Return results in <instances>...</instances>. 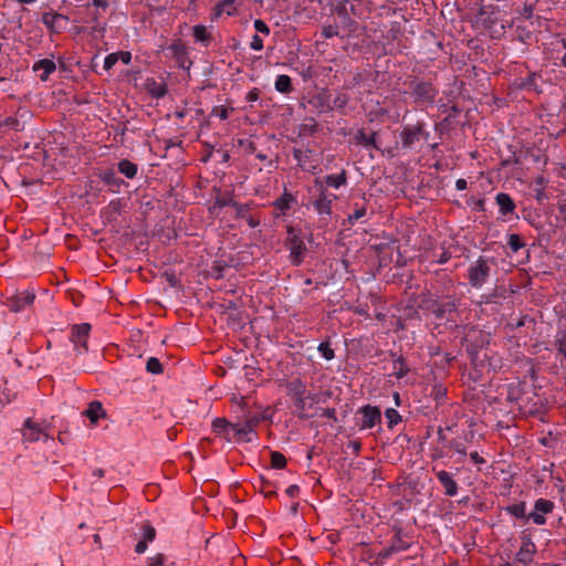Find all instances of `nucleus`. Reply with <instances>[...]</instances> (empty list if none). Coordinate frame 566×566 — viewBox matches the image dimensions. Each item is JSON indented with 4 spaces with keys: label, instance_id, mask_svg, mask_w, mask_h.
Masks as SVG:
<instances>
[{
    "label": "nucleus",
    "instance_id": "27",
    "mask_svg": "<svg viewBox=\"0 0 566 566\" xmlns=\"http://www.w3.org/2000/svg\"><path fill=\"white\" fill-rule=\"evenodd\" d=\"M505 511L514 516L515 518H522L527 521V513H526V503L525 502H518L511 505H507L505 507Z\"/></svg>",
    "mask_w": 566,
    "mask_h": 566
},
{
    "label": "nucleus",
    "instance_id": "40",
    "mask_svg": "<svg viewBox=\"0 0 566 566\" xmlns=\"http://www.w3.org/2000/svg\"><path fill=\"white\" fill-rule=\"evenodd\" d=\"M149 91L157 98L164 97L167 93L166 86L156 82H153V87Z\"/></svg>",
    "mask_w": 566,
    "mask_h": 566
},
{
    "label": "nucleus",
    "instance_id": "18",
    "mask_svg": "<svg viewBox=\"0 0 566 566\" xmlns=\"http://www.w3.org/2000/svg\"><path fill=\"white\" fill-rule=\"evenodd\" d=\"M55 70L56 65L50 59L39 60L32 66V71L38 73L41 81H46Z\"/></svg>",
    "mask_w": 566,
    "mask_h": 566
},
{
    "label": "nucleus",
    "instance_id": "31",
    "mask_svg": "<svg viewBox=\"0 0 566 566\" xmlns=\"http://www.w3.org/2000/svg\"><path fill=\"white\" fill-rule=\"evenodd\" d=\"M390 545L395 547V551L397 553L407 551L410 546V544L402 538V535L400 532L396 533L395 536L391 539Z\"/></svg>",
    "mask_w": 566,
    "mask_h": 566
},
{
    "label": "nucleus",
    "instance_id": "11",
    "mask_svg": "<svg viewBox=\"0 0 566 566\" xmlns=\"http://www.w3.org/2000/svg\"><path fill=\"white\" fill-rule=\"evenodd\" d=\"M518 408L525 415H539L544 409V402L533 389H530L523 401H520Z\"/></svg>",
    "mask_w": 566,
    "mask_h": 566
},
{
    "label": "nucleus",
    "instance_id": "25",
    "mask_svg": "<svg viewBox=\"0 0 566 566\" xmlns=\"http://www.w3.org/2000/svg\"><path fill=\"white\" fill-rule=\"evenodd\" d=\"M322 182L327 189H338L346 184V172L343 170L337 175H327Z\"/></svg>",
    "mask_w": 566,
    "mask_h": 566
},
{
    "label": "nucleus",
    "instance_id": "17",
    "mask_svg": "<svg viewBox=\"0 0 566 566\" xmlns=\"http://www.w3.org/2000/svg\"><path fill=\"white\" fill-rule=\"evenodd\" d=\"M212 430L217 434L224 436L228 441L234 439V423L229 422L226 418L213 419Z\"/></svg>",
    "mask_w": 566,
    "mask_h": 566
},
{
    "label": "nucleus",
    "instance_id": "9",
    "mask_svg": "<svg viewBox=\"0 0 566 566\" xmlns=\"http://www.w3.org/2000/svg\"><path fill=\"white\" fill-rule=\"evenodd\" d=\"M361 416L358 427L360 430L371 429L381 422V411L377 406L365 405L357 411Z\"/></svg>",
    "mask_w": 566,
    "mask_h": 566
},
{
    "label": "nucleus",
    "instance_id": "26",
    "mask_svg": "<svg viewBox=\"0 0 566 566\" xmlns=\"http://www.w3.org/2000/svg\"><path fill=\"white\" fill-rule=\"evenodd\" d=\"M117 167H118V171L128 179L135 178L138 172L137 164H135L128 159H122L118 163Z\"/></svg>",
    "mask_w": 566,
    "mask_h": 566
},
{
    "label": "nucleus",
    "instance_id": "5",
    "mask_svg": "<svg viewBox=\"0 0 566 566\" xmlns=\"http://www.w3.org/2000/svg\"><path fill=\"white\" fill-rule=\"evenodd\" d=\"M492 265L493 261L482 256L470 265L467 277L472 287H482L490 276Z\"/></svg>",
    "mask_w": 566,
    "mask_h": 566
},
{
    "label": "nucleus",
    "instance_id": "35",
    "mask_svg": "<svg viewBox=\"0 0 566 566\" xmlns=\"http://www.w3.org/2000/svg\"><path fill=\"white\" fill-rule=\"evenodd\" d=\"M293 399H294L295 407L301 412H304L305 411V407H306V400L311 399L312 401L315 402V401H317V395L316 394H308V395H305L303 397H295Z\"/></svg>",
    "mask_w": 566,
    "mask_h": 566
},
{
    "label": "nucleus",
    "instance_id": "62",
    "mask_svg": "<svg viewBox=\"0 0 566 566\" xmlns=\"http://www.w3.org/2000/svg\"><path fill=\"white\" fill-rule=\"evenodd\" d=\"M363 214H358V213H355V214H348V222L350 224H354L355 221H357Z\"/></svg>",
    "mask_w": 566,
    "mask_h": 566
},
{
    "label": "nucleus",
    "instance_id": "22",
    "mask_svg": "<svg viewBox=\"0 0 566 566\" xmlns=\"http://www.w3.org/2000/svg\"><path fill=\"white\" fill-rule=\"evenodd\" d=\"M83 415L86 416L92 423H96L106 416L103 405L97 400L90 402Z\"/></svg>",
    "mask_w": 566,
    "mask_h": 566
},
{
    "label": "nucleus",
    "instance_id": "49",
    "mask_svg": "<svg viewBox=\"0 0 566 566\" xmlns=\"http://www.w3.org/2000/svg\"><path fill=\"white\" fill-rule=\"evenodd\" d=\"M397 552L395 551V547L389 545L388 547L384 548L382 551H380L378 553V557L381 558V559H386V558H389L391 555H394Z\"/></svg>",
    "mask_w": 566,
    "mask_h": 566
},
{
    "label": "nucleus",
    "instance_id": "33",
    "mask_svg": "<svg viewBox=\"0 0 566 566\" xmlns=\"http://www.w3.org/2000/svg\"><path fill=\"white\" fill-rule=\"evenodd\" d=\"M146 370L153 375H159L163 373V365L156 357H149L146 363Z\"/></svg>",
    "mask_w": 566,
    "mask_h": 566
},
{
    "label": "nucleus",
    "instance_id": "3",
    "mask_svg": "<svg viewBox=\"0 0 566 566\" xmlns=\"http://www.w3.org/2000/svg\"><path fill=\"white\" fill-rule=\"evenodd\" d=\"M489 202L492 205L495 203L499 207V212H513L515 209L513 199L505 192L496 193L493 199L471 198V200L468 201V206L473 212H485L489 209Z\"/></svg>",
    "mask_w": 566,
    "mask_h": 566
},
{
    "label": "nucleus",
    "instance_id": "45",
    "mask_svg": "<svg viewBox=\"0 0 566 566\" xmlns=\"http://www.w3.org/2000/svg\"><path fill=\"white\" fill-rule=\"evenodd\" d=\"M254 29L256 30V32H260L264 35H269L270 34V28L268 27V24L261 20V19H258L254 21Z\"/></svg>",
    "mask_w": 566,
    "mask_h": 566
},
{
    "label": "nucleus",
    "instance_id": "61",
    "mask_svg": "<svg viewBox=\"0 0 566 566\" xmlns=\"http://www.w3.org/2000/svg\"><path fill=\"white\" fill-rule=\"evenodd\" d=\"M437 433H438V440L440 442H443V443L447 442V437H446L444 431H443L442 428H439Z\"/></svg>",
    "mask_w": 566,
    "mask_h": 566
},
{
    "label": "nucleus",
    "instance_id": "44",
    "mask_svg": "<svg viewBox=\"0 0 566 566\" xmlns=\"http://www.w3.org/2000/svg\"><path fill=\"white\" fill-rule=\"evenodd\" d=\"M348 102V96L344 93L338 94L333 101V108H343Z\"/></svg>",
    "mask_w": 566,
    "mask_h": 566
},
{
    "label": "nucleus",
    "instance_id": "41",
    "mask_svg": "<svg viewBox=\"0 0 566 566\" xmlns=\"http://www.w3.org/2000/svg\"><path fill=\"white\" fill-rule=\"evenodd\" d=\"M375 248L380 253H384L385 250H390V251L398 250V245H397L396 241L392 239H388V241L386 243L377 244V245H375Z\"/></svg>",
    "mask_w": 566,
    "mask_h": 566
},
{
    "label": "nucleus",
    "instance_id": "29",
    "mask_svg": "<svg viewBox=\"0 0 566 566\" xmlns=\"http://www.w3.org/2000/svg\"><path fill=\"white\" fill-rule=\"evenodd\" d=\"M467 442H468V436L464 437V440H462L460 438H454L447 442V447L452 449L455 453L465 457L468 454Z\"/></svg>",
    "mask_w": 566,
    "mask_h": 566
},
{
    "label": "nucleus",
    "instance_id": "8",
    "mask_svg": "<svg viewBox=\"0 0 566 566\" xmlns=\"http://www.w3.org/2000/svg\"><path fill=\"white\" fill-rule=\"evenodd\" d=\"M91 332V325L87 323L76 324L72 326L70 340L74 345V349L78 354H84L88 350L87 339Z\"/></svg>",
    "mask_w": 566,
    "mask_h": 566
},
{
    "label": "nucleus",
    "instance_id": "14",
    "mask_svg": "<svg viewBox=\"0 0 566 566\" xmlns=\"http://www.w3.org/2000/svg\"><path fill=\"white\" fill-rule=\"evenodd\" d=\"M41 21L49 31L59 33L65 28L67 17L57 12H44Z\"/></svg>",
    "mask_w": 566,
    "mask_h": 566
},
{
    "label": "nucleus",
    "instance_id": "50",
    "mask_svg": "<svg viewBox=\"0 0 566 566\" xmlns=\"http://www.w3.org/2000/svg\"><path fill=\"white\" fill-rule=\"evenodd\" d=\"M322 416L333 421H337L336 410L334 408L324 409Z\"/></svg>",
    "mask_w": 566,
    "mask_h": 566
},
{
    "label": "nucleus",
    "instance_id": "51",
    "mask_svg": "<svg viewBox=\"0 0 566 566\" xmlns=\"http://www.w3.org/2000/svg\"><path fill=\"white\" fill-rule=\"evenodd\" d=\"M147 566H163V557H161V555L149 557L147 559Z\"/></svg>",
    "mask_w": 566,
    "mask_h": 566
},
{
    "label": "nucleus",
    "instance_id": "48",
    "mask_svg": "<svg viewBox=\"0 0 566 566\" xmlns=\"http://www.w3.org/2000/svg\"><path fill=\"white\" fill-rule=\"evenodd\" d=\"M537 74L535 72H532L528 74V76L523 81L522 86L524 88L532 87L535 85Z\"/></svg>",
    "mask_w": 566,
    "mask_h": 566
},
{
    "label": "nucleus",
    "instance_id": "39",
    "mask_svg": "<svg viewBox=\"0 0 566 566\" xmlns=\"http://www.w3.org/2000/svg\"><path fill=\"white\" fill-rule=\"evenodd\" d=\"M321 34L325 39H331L333 36H337L339 34L338 27L337 25H332V24L324 25L322 28V33Z\"/></svg>",
    "mask_w": 566,
    "mask_h": 566
},
{
    "label": "nucleus",
    "instance_id": "23",
    "mask_svg": "<svg viewBox=\"0 0 566 566\" xmlns=\"http://www.w3.org/2000/svg\"><path fill=\"white\" fill-rule=\"evenodd\" d=\"M287 395H290L292 398L295 397H303L305 395L311 394L307 389L305 384L300 379L295 378L287 382L286 385Z\"/></svg>",
    "mask_w": 566,
    "mask_h": 566
},
{
    "label": "nucleus",
    "instance_id": "16",
    "mask_svg": "<svg viewBox=\"0 0 566 566\" xmlns=\"http://www.w3.org/2000/svg\"><path fill=\"white\" fill-rule=\"evenodd\" d=\"M436 476L440 484L443 486L446 495L455 496L458 494V483L451 473L444 470H440L436 471Z\"/></svg>",
    "mask_w": 566,
    "mask_h": 566
},
{
    "label": "nucleus",
    "instance_id": "7",
    "mask_svg": "<svg viewBox=\"0 0 566 566\" xmlns=\"http://www.w3.org/2000/svg\"><path fill=\"white\" fill-rule=\"evenodd\" d=\"M555 503L548 499L539 497L534 502L533 511L528 513L527 521H532L535 525H545L546 515L553 513Z\"/></svg>",
    "mask_w": 566,
    "mask_h": 566
},
{
    "label": "nucleus",
    "instance_id": "58",
    "mask_svg": "<svg viewBox=\"0 0 566 566\" xmlns=\"http://www.w3.org/2000/svg\"><path fill=\"white\" fill-rule=\"evenodd\" d=\"M258 98H259V92H258V90H256V88H254V90L250 91V92L248 93V95H247V99H248L249 102H254V101H256Z\"/></svg>",
    "mask_w": 566,
    "mask_h": 566
},
{
    "label": "nucleus",
    "instance_id": "53",
    "mask_svg": "<svg viewBox=\"0 0 566 566\" xmlns=\"http://www.w3.org/2000/svg\"><path fill=\"white\" fill-rule=\"evenodd\" d=\"M558 352L566 357V335H563L557 340Z\"/></svg>",
    "mask_w": 566,
    "mask_h": 566
},
{
    "label": "nucleus",
    "instance_id": "28",
    "mask_svg": "<svg viewBox=\"0 0 566 566\" xmlns=\"http://www.w3.org/2000/svg\"><path fill=\"white\" fill-rule=\"evenodd\" d=\"M274 87L277 92L289 94L293 91L292 80L289 75L281 74L276 77Z\"/></svg>",
    "mask_w": 566,
    "mask_h": 566
},
{
    "label": "nucleus",
    "instance_id": "15",
    "mask_svg": "<svg viewBox=\"0 0 566 566\" xmlns=\"http://www.w3.org/2000/svg\"><path fill=\"white\" fill-rule=\"evenodd\" d=\"M22 436L25 441L35 442L41 439H48V433L44 429L31 419H27L22 429Z\"/></svg>",
    "mask_w": 566,
    "mask_h": 566
},
{
    "label": "nucleus",
    "instance_id": "59",
    "mask_svg": "<svg viewBox=\"0 0 566 566\" xmlns=\"http://www.w3.org/2000/svg\"><path fill=\"white\" fill-rule=\"evenodd\" d=\"M467 186H468V184H467V180H465V179L460 178V179H458V180L455 181V188H457L458 190H464V189H467Z\"/></svg>",
    "mask_w": 566,
    "mask_h": 566
},
{
    "label": "nucleus",
    "instance_id": "56",
    "mask_svg": "<svg viewBox=\"0 0 566 566\" xmlns=\"http://www.w3.org/2000/svg\"><path fill=\"white\" fill-rule=\"evenodd\" d=\"M147 544L146 539H140L135 546V552L137 554H143L147 549Z\"/></svg>",
    "mask_w": 566,
    "mask_h": 566
},
{
    "label": "nucleus",
    "instance_id": "34",
    "mask_svg": "<svg viewBox=\"0 0 566 566\" xmlns=\"http://www.w3.org/2000/svg\"><path fill=\"white\" fill-rule=\"evenodd\" d=\"M394 369L398 379L403 378L409 371V368L406 366L405 360L401 357L394 361Z\"/></svg>",
    "mask_w": 566,
    "mask_h": 566
},
{
    "label": "nucleus",
    "instance_id": "2",
    "mask_svg": "<svg viewBox=\"0 0 566 566\" xmlns=\"http://www.w3.org/2000/svg\"><path fill=\"white\" fill-rule=\"evenodd\" d=\"M406 84L408 86L407 93L418 104H433L439 94V90L430 81L412 77Z\"/></svg>",
    "mask_w": 566,
    "mask_h": 566
},
{
    "label": "nucleus",
    "instance_id": "32",
    "mask_svg": "<svg viewBox=\"0 0 566 566\" xmlns=\"http://www.w3.org/2000/svg\"><path fill=\"white\" fill-rule=\"evenodd\" d=\"M506 243L512 252H517L525 245L522 238L516 233L509 234Z\"/></svg>",
    "mask_w": 566,
    "mask_h": 566
},
{
    "label": "nucleus",
    "instance_id": "46",
    "mask_svg": "<svg viewBox=\"0 0 566 566\" xmlns=\"http://www.w3.org/2000/svg\"><path fill=\"white\" fill-rule=\"evenodd\" d=\"M250 48L254 51H261L263 49V40L258 34H254L250 42Z\"/></svg>",
    "mask_w": 566,
    "mask_h": 566
},
{
    "label": "nucleus",
    "instance_id": "37",
    "mask_svg": "<svg viewBox=\"0 0 566 566\" xmlns=\"http://www.w3.org/2000/svg\"><path fill=\"white\" fill-rule=\"evenodd\" d=\"M317 349L326 360H332L335 357L334 349L331 347L329 342L321 343Z\"/></svg>",
    "mask_w": 566,
    "mask_h": 566
},
{
    "label": "nucleus",
    "instance_id": "55",
    "mask_svg": "<svg viewBox=\"0 0 566 566\" xmlns=\"http://www.w3.org/2000/svg\"><path fill=\"white\" fill-rule=\"evenodd\" d=\"M286 494L291 497H295L300 493V488L296 484H292L286 489Z\"/></svg>",
    "mask_w": 566,
    "mask_h": 566
},
{
    "label": "nucleus",
    "instance_id": "52",
    "mask_svg": "<svg viewBox=\"0 0 566 566\" xmlns=\"http://www.w3.org/2000/svg\"><path fill=\"white\" fill-rule=\"evenodd\" d=\"M470 455V459L475 463V464H484L485 463V460L483 457H481L476 451H472L469 453Z\"/></svg>",
    "mask_w": 566,
    "mask_h": 566
},
{
    "label": "nucleus",
    "instance_id": "1",
    "mask_svg": "<svg viewBox=\"0 0 566 566\" xmlns=\"http://www.w3.org/2000/svg\"><path fill=\"white\" fill-rule=\"evenodd\" d=\"M422 307L430 312L437 319L453 321V315L460 305V298L448 296V300L441 301L438 295L423 300Z\"/></svg>",
    "mask_w": 566,
    "mask_h": 566
},
{
    "label": "nucleus",
    "instance_id": "63",
    "mask_svg": "<svg viewBox=\"0 0 566 566\" xmlns=\"http://www.w3.org/2000/svg\"><path fill=\"white\" fill-rule=\"evenodd\" d=\"M234 0H222L221 2L218 3V8H224V7H228V6H231L233 3Z\"/></svg>",
    "mask_w": 566,
    "mask_h": 566
},
{
    "label": "nucleus",
    "instance_id": "24",
    "mask_svg": "<svg viewBox=\"0 0 566 566\" xmlns=\"http://www.w3.org/2000/svg\"><path fill=\"white\" fill-rule=\"evenodd\" d=\"M192 36L197 43H200L203 46H208L211 42V33L208 31L207 27L202 24H197L192 28Z\"/></svg>",
    "mask_w": 566,
    "mask_h": 566
},
{
    "label": "nucleus",
    "instance_id": "64",
    "mask_svg": "<svg viewBox=\"0 0 566 566\" xmlns=\"http://www.w3.org/2000/svg\"><path fill=\"white\" fill-rule=\"evenodd\" d=\"M248 222H249L250 227H252V228H254L259 224V221L255 220L251 214H249Z\"/></svg>",
    "mask_w": 566,
    "mask_h": 566
},
{
    "label": "nucleus",
    "instance_id": "30",
    "mask_svg": "<svg viewBox=\"0 0 566 566\" xmlns=\"http://www.w3.org/2000/svg\"><path fill=\"white\" fill-rule=\"evenodd\" d=\"M385 418L387 419V426L389 429H392L395 426L401 422V416L394 408L386 409Z\"/></svg>",
    "mask_w": 566,
    "mask_h": 566
},
{
    "label": "nucleus",
    "instance_id": "38",
    "mask_svg": "<svg viewBox=\"0 0 566 566\" xmlns=\"http://www.w3.org/2000/svg\"><path fill=\"white\" fill-rule=\"evenodd\" d=\"M293 200L291 195H283L281 198L275 200L274 205L280 210H285L290 208V202Z\"/></svg>",
    "mask_w": 566,
    "mask_h": 566
},
{
    "label": "nucleus",
    "instance_id": "43",
    "mask_svg": "<svg viewBox=\"0 0 566 566\" xmlns=\"http://www.w3.org/2000/svg\"><path fill=\"white\" fill-rule=\"evenodd\" d=\"M118 61V54L117 53H111L104 59V70L109 71Z\"/></svg>",
    "mask_w": 566,
    "mask_h": 566
},
{
    "label": "nucleus",
    "instance_id": "12",
    "mask_svg": "<svg viewBox=\"0 0 566 566\" xmlns=\"http://www.w3.org/2000/svg\"><path fill=\"white\" fill-rule=\"evenodd\" d=\"M259 422V418L253 416L247 419L243 423H234V439L250 442L252 440L251 434L254 432Z\"/></svg>",
    "mask_w": 566,
    "mask_h": 566
},
{
    "label": "nucleus",
    "instance_id": "47",
    "mask_svg": "<svg viewBox=\"0 0 566 566\" xmlns=\"http://www.w3.org/2000/svg\"><path fill=\"white\" fill-rule=\"evenodd\" d=\"M542 217H547V214H527V221L535 228H541V219Z\"/></svg>",
    "mask_w": 566,
    "mask_h": 566
},
{
    "label": "nucleus",
    "instance_id": "42",
    "mask_svg": "<svg viewBox=\"0 0 566 566\" xmlns=\"http://www.w3.org/2000/svg\"><path fill=\"white\" fill-rule=\"evenodd\" d=\"M156 537V530L150 525L143 526V539L147 543L153 542Z\"/></svg>",
    "mask_w": 566,
    "mask_h": 566
},
{
    "label": "nucleus",
    "instance_id": "13",
    "mask_svg": "<svg viewBox=\"0 0 566 566\" xmlns=\"http://www.w3.org/2000/svg\"><path fill=\"white\" fill-rule=\"evenodd\" d=\"M35 295L31 291H22L8 298V307L12 312H21L34 302Z\"/></svg>",
    "mask_w": 566,
    "mask_h": 566
},
{
    "label": "nucleus",
    "instance_id": "4",
    "mask_svg": "<svg viewBox=\"0 0 566 566\" xmlns=\"http://www.w3.org/2000/svg\"><path fill=\"white\" fill-rule=\"evenodd\" d=\"M337 199V196L331 192L323 182H315L310 189V203L318 212H331L332 203Z\"/></svg>",
    "mask_w": 566,
    "mask_h": 566
},
{
    "label": "nucleus",
    "instance_id": "21",
    "mask_svg": "<svg viewBox=\"0 0 566 566\" xmlns=\"http://www.w3.org/2000/svg\"><path fill=\"white\" fill-rule=\"evenodd\" d=\"M354 142L365 148L380 149L376 143V133L367 134L364 129H359L355 136Z\"/></svg>",
    "mask_w": 566,
    "mask_h": 566
},
{
    "label": "nucleus",
    "instance_id": "60",
    "mask_svg": "<svg viewBox=\"0 0 566 566\" xmlns=\"http://www.w3.org/2000/svg\"><path fill=\"white\" fill-rule=\"evenodd\" d=\"M93 4L95 7L106 9L108 7V1L107 0H93Z\"/></svg>",
    "mask_w": 566,
    "mask_h": 566
},
{
    "label": "nucleus",
    "instance_id": "57",
    "mask_svg": "<svg viewBox=\"0 0 566 566\" xmlns=\"http://www.w3.org/2000/svg\"><path fill=\"white\" fill-rule=\"evenodd\" d=\"M214 113L221 118V119H227L228 116H229V113H228V109L227 108H217L214 109Z\"/></svg>",
    "mask_w": 566,
    "mask_h": 566
},
{
    "label": "nucleus",
    "instance_id": "54",
    "mask_svg": "<svg viewBox=\"0 0 566 566\" xmlns=\"http://www.w3.org/2000/svg\"><path fill=\"white\" fill-rule=\"evenodd\" d=\"M118 54V60L120 59L124 64H129L132 61V54L128 51H122Z\"/></svg>",
    "mask_w": 566,
    "mask_h": 566
},
{
    "label": "nucleus",
    "instance_id": "10",
    "mask_svg": "<svg viewBox=\"0 0 566 566\" xmlns=\"http://www.w3.org/2000/svg\"><path fill=\"white\" fill-rule=\"evenodd\" d=\"M537 552L536 545L530 535L521 536V547L515 555V562L523 566H530L534 562Z\"/></svg>",
    "mask_w": 566,
    "mask_h": 566
},
{
    "label": "nucleus",
    "instance_id": "19",
    "mask_svg": "<svg viewBox=\"0 0 566 566\" xmlns=\"http://www.w3.org/2000/svg\"><path fill=\"white\" fill-rule=\"evenodd\" d=\"M421 135V127L406 126L401 132V144L403 148H412L416 142L419 140Z\"/></svg>",
    "mask_w": 566,
    "mask_h": 566
},
{
    "label": "nucleus",
    "instance_id": "36",
    "mask_svg": "<svg viewBox=\"0 0 566 566\" xmlns=\"http://www.w3.org/2000/svg\"><path fill=\"white\" fill-rule=\"evenodd\" d=\"M271 464L275 469H283L286 465V458L281 452L274 451L271 453Z\"/></svg>",
    "mask_w": 566,
    "mask_h": 566
},
{
    "label": "nucleus",
    "instance_id": "6",
    "mask_svg": "<svg viewBox=\"0 0 566 566\" xmlns=\"http://www.w3.org/2000/svg\"><path fill=\"white\" fill-rule=\"evenodd\" d=\"M286 245L290 250V260L294 265H300L306 253V245L303 239L300 237V230L293 227H287Z\"/></svg>",
    "mask_w": 566,
    "mask_h": 566
},
{
    "label": "nucleus",
    "instance_id": "20",
    "mask_svg": "<svg viewBox=\"0 0 566 566\" xmlns=\"http://www.w3.org/2000/svg\"><path fill=\"white\" fill-rule=\"evenodd\" d=\"M526 387L525 382L510 384L507 387V400L516 402L520 406V401H523L528 392V390L525 389Z\"/></svg>",
    "mask_w": 566,
    "mask_h": 566
}]
</instances>
